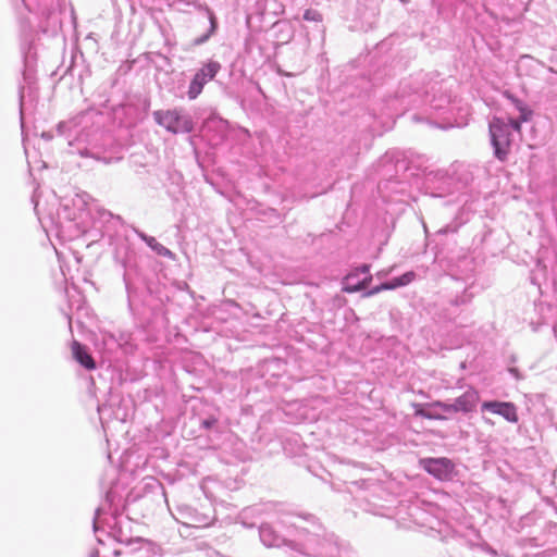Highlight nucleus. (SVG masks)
Returning a JSON list of instances; mask_svg holds the SVG:
<instances>
[{"instance_id":"35","label":"nucleus","mask_w":557,"mask_h":557,"mask_svg":"<svg viewBox=\"0 0 557 557\" xmlns=\"http://www.w3.org/2000/svg\"><path fill=\"white\" fill-rule=\"evenodd\" d=\"M484 550H485L486 553H488L490 555H492V556H496V555H497V552H496L493 547H491L490 545H487V544L485 545Z\"/></svg>"},{"instance_id":"14","label":"nucleus","mask_w":557,"mask_h":557,"mask_svg":"<svg viewBox=\"0 0 557 557\" xmlns=\"http://www.w3.org/2000/svg\"><path fill=\"white\" fill-rule=\"evenodd\" d=\"M471 299L472 295L469 294L467 289H463L460 295H456L446 300H442L438 305L441 307L438 312L440 317L445 320L456 321L460 313L471 302Z\"/></svg>"},{"instance_id":"7","label":"nucleus","mask_w":557,"mask_h":557,"mask_svg":"<svg viewBox=\"0 0 557 557\" xmlns=\"http://www.w3.org/2000/svg\"><path fill=\"white\" fill-rule=\"evenodd\" d=\"M85 214L83 209L76 210L67 203L62 205L55 218L50 216L55 235L62 240H73L85 234L88 230V225L83 220Z\"/></svg>"},{"instance_id":"18","label":"nucleus","mask_w":557,"mask_h":557,"mask_svg":"<svg viewBox=\"0 0 557 557\" xmlns=\"http://www.w3.org/2000/svg\"><path fill=\"white\" fill-rule=\"evenodd\" d=\"M73 356L75 360L87 370H94L96 362L87 348L81 343L74 341L72 345Z\"/></svg>"},{"instance_id":"8","label":"nucleus","mask_w":557,"mask_h":557,"mask_svg":"<svg viewBox=\"0 0 557 557\" xmlns=\"http://www.w3.org/2000/svg\"><path fill=\"white\" fill-rule=\"evenodd\" d=\"M154 122L171 134H188L194 129L189 114L183 109L156 110L152 112Z\"/></svg>"},{"instance_id":"33","label":"nucleus","mask_w":557,"mask_h":557,"mask_svg":"<svg viewBox=\"0 0 557 557\" xmlns=\"http://www.w3.org/2000/svg\"><path fill=\"white\" fill-rule=\"evenodd\" d=\"M216 423L218 419H215L214 417H209L200 421V425L206 430L212 429Z\"/></svg>"},{"instance_id":"36","label":"nucleus","mask_w":557,"mask_h":557,"mask_svg":"<svg viewBox=\"0 0 557 557\" xmlns=\"http://www.w3.org/2000/svg\"><path fill=\"white\" fill-rule=\"evenodd\" d=\"M213 123L225 124V121H223V120H221V119H220V120L211 119V120H209V121L207 122V127H209V126H210L211 124H213Z\"/></svg>"},{"instance_id":"13","label":"nucleus","mask_w":557,"mask_h":557,"mask_svg":"<svg viewBox=\"0 0 557 557\" xmlns=\"http://www.w3.org/2000/svg\"><path fill=\"white\" fill-rule=\"evenodd\" d=\"M170 511L177 522L186 527H207L211 522L209 516L200 513L196 508L187 504H178L174 510L170 508Z\"/></svg>"},{"instance_id":"10","label":"nucleus","mask_w":557,"mask_h":557,"mask_svg":"<svg viewBox=\"0 0 557 557\" xmlns=\"http://www.w3.org/2000/svg\"><path fill=\"white\" fill-rule=\"evenodd\" d=\"M221 64L214 60H208L194 74L187 90V98L195 100L203 90V87L221 71Z\"/></svg>"},{"instance_id":"25","label":"nucleus","mask_w":557,"mask_h":557,"mask_svg":"<svg viewBox=\"0 0 557 557\" xmlns=\"http://www.w3.org/2000/svg\"><path fill=\"white\" fill-rule=\"evenodd\" d=\"M525 121L521 119V114L518 119H511L509 117L507 121H505V126H507V132H509L513 137L517 135H520L521 133V124Z\"/></svg>"},{"instance_id":"38","label":"nucleus","mask_w":557,"mask_h":557,"mask_svg":"<svg viewBox=\"0 0 557 557\" xmlns=\"http://www.w3.org/2000/svg\"><path fill=\"white\" fill-rule=\"evenodd\" d=\"M435 125L437 127H441V128H448V127L453 126V124L450 122H448L447 124H438V123H436Z\"/></svg>"},{"instance_id":"24","label":"nucleus","mask_w":557,"mask_h":557,"mask_svg":"<svg viewBox=\"0 0 557 557\" xmlns=\"http://www.w3.org/2000/svg\"><path fill=\"white\" fill-rule=\"evenodd\" d=\"M106 505L99 507L96 512H95V518H94V531L97 533L101 528H103L104 525H108L109 528H112L109 519L106 517L103 518L102 516L104 515V510H106Z\"/></svg>"},{"instance_id":"42","label":"nucleus","mask_w":557,"mask_h":557,"mask_svg":"<svg viewBox=\"0 0 557 557\" xmlns=\"http://www.w3.org/2000/svg\"><path fill=\"white\" fill-rule=\"evenodd\" d=\"M23 2H25V3H26V0H23Z\"/></svg>"},{"instance_id":"19","label":"nucleus","mask_w":557,"mask_h":557,"mask_svg":"<svg viewBox=\"0 0 557 557\" xmlns=\"http://www.w3.org/2000/svg\"><path fill=\"white\" fill-rule=\"evenodd\" d=\"M112 406L113 404H102L98 406V413L102 426H104V424L113 418L121 422H124L127 418L126 411L122 412L120 408L116 411H114L112 409Z\"/></svg>"},{"instance_id":"21","label":"nucleus","mask_w":557,"mask_h":557,"mask_svg":"<svg viewBox=\"0 0 557 557\" xmlns=\"http://www.w3.org/2000/svg\"><path fill=\"white\" fill-rule=\"evenodd\" d=\"M206 12H207L208 18H209V28L205 34L196 37L193 40V46H195V47L206 44L218 30V20H216L214 12L211 9H209L208 7H206Z\"/></svg>"},{"instance_id":"6","label":"nucleus","mask_w":557,"mask_h":557,"mask_svg":"<svg viewBox=\"0 0 557 557\" xmlns=\"http://www.w3.org/2000/svg\"><path fill=\"white\" fill-rule=\"evenodd\" d=\"M407 170V163L403 153L396 150L387 151L377 162V173L383 178L379 183V191L384 198H391L385 193H399L406 194L407 183L396 180L400 171Z\"/></svg>"},{"instance_id":"37","label":"nucleus","mask_w":557,"mask_h":557,"mask_svg":"<svg viewBox=\"0 0 557 557\" xmlns=\"http://www.w3.org/2000/svg\"><path fill=\"white\" fill-rule=\"evenodd\" d=\"M41 137H42L44 139H46V140H50V139H52V137H53V136H52V134H51L50 132H44V133L41 134Z\"/></svg>"},{"instance_id":"29","label":"nucleus","mask_w":557,"mask_h":557,"mask_svg":"<svg viewBox=\"0 0 557 557\" xmlns=\"http://www.w3.org/2000/svg\"><path fill=\"white\" fill-rule=\"evenodd\" d=\"M302 17L305 21L308 22H322V14L314 9H307Z\"/></svg>"},{"instance_id":"22","label":"nucleus","mask_w":557,"mask_h":557,"mask_svg":"<svg viewBox=\"0 0 557 557\" xmlns=\"http://www.w3.org/2000/svg\"><path fill=\"white\" fill-rule=\"evenodd\" d=\"M138 237L147 244L158 256L168 257L172 259L174 253L162 244H160L154 237L145 234L144 232L136 231Z\"/></svg>"},{"instance_id":"41","label":"nucleus","mask_w":557,"mask_h":557,"mask_svg":"<svg viewBox=\"0 0 557 557\" xmlns=\"http://www.w3.org/2000/svg\"><path fill=\"white\" fill-rule=\"evenodd\" d=\"M413 119H414L416 121H420V117H419L418 115H413Z\"/></svg>"},{"instance_id":"30","label":"nucleus","mask_w":557,"mask_h":557,"mask_svg":"<svg viewBox=\"0 0 557 557\" xmlns=\"http://www.w3.org/2000/svg\"><path fill=\"white\" fill-rule=\"evenodd\" d=\"M358 273L359 276H361L368 284L372 281V276L370 274V265L369 264H362L356 269H354Z\"/></svg>"},{"instance_id":"12","label":"nucleus","mask_w":557,"mask_h":557,"mask_svg":"<svg viewBox=\"0 0 557 557\" xmlns=\"http://www.w3.org/2000/svg\"><path fill=\"white\" fill-rule=\"evenodd\" d=\"M480 400L478 391L469 387L462 395L457 397L453 403L436 401L435 406L441 408L446 413H470L475 410Z\"/></svg>"},{"instance_id":"20","label":"nucleus","mask_w":557,"mask_h":557,"mask_svg":"<svg viewBox=\"0 0 557 557\" xmlns=\"http://www.w3.org/2000/svg\"><path fill=\"white\" fill-rule=\"evenodd\" d=\"M343 285V290L355 293L367 288L369 284L352 270L344 277Z\"/></svg>"},{"instance_id":"5","label":"nucleus","mask_w":557,"mask_h":557,"mask_svg":"<svg viewBox=\"0 0 557 557\" xmlns=\"http://www.w3.org/2000/svg\"><path fill=\"white\" fill-rule=\"evenodd\" d=\"M299 515L292 510L280 508L273 522H264L259 528L261 542L268 547L288 546L294 549L293 540L296 537L301 520Z\"/></svg>"},{"instance_id":"9","label":"nucleus","mask_w":557,"mask_h":557,"mask_svg":"<svg viewBox=\"0 0 557 557\" xmlns=\"http://www.w3.org/2000/svg\"><path fill=\"white\" fill-rule=\"evenodd\" d=\"M507 129L505 120L502 117H493L488 124L493 154L500 162L508 160L515 141V137Z\"/></svg>"},{"instance_id":"31","label":"nucleus","mask_w":557,"mask_h":557,"mask_svg":"<svg viewBox=\"0 0 557 557\" xmlns=\"http://www.w3.org/2000/svg\"><path fill=\"white\" fill-rule=\"evenodd\" d=\"M416 276L417 274L413 271H408L398 276L399 284H401V286L409 285L411 282L414 281Z\"/></svg>"},{"instance_id":"28","label":"nucleus","mask_w":557,"mask_h":557,"mask_svg":"<svg viewBox=\"0 0 557 557\" xmlns=\"http://www.w3.org/2000/svg\"><path fill=\"white\" fill-rule=\"evenodd\" d=\"M106 505H108L109 509L111 510V517L110 520H115L114 513L116 512V507L113 508L115 505V492L113 488H110L106 494Z\"/></svg>"},{"instance_id":"17","label":"nucleus","mask_w":557,"mask_h":557,"mask_svg":"<svg viewBox=\"0 0 557 557\" xmlns=\"http://www.w3.org/2000/svg\"><path fill=\"white\" fill-rule=\"evenodd\" d=\"M468 221L469 214L466 212L465 207H462L450 223L436 231L435 236L440 238L445 235H455Z\"/></svg>"},{"instance_id":"32","label":"nucleus","mask_w":557,"mask_h":557,"mask_svg":"<svg viewBox=\"0 0 557 557\" xmlns=\"http://www.w3.org/2000/svg\"><path fill=\"white\" fill-rule=\"evenodd\" d=\"M354 485H357L361 490H369L370 487L377 486L376 481L369 480V479H362L360 481L352 482Z\"/></svg>"},{"instance_id":"15","label":"nucleus","mask_w":557,"mask_h":557,"mask_svg":"<svg viewBox=\"0 0 557 557\" xmlns=\"http://www.w3.org/2000/svg\"><path fill=\"white\" fill-rule=\"evenodd\" d=\"M422 468L441 481L450 480L454 472V463L447 458H424L420 461Z\"/></svg>"},{"instance_id":"39","label":"nucleus","mask_w":557,"mask_h":557,"mask_svg":"<svg viewBox=\"0 0 557 557\" xmlns=\"http://www.w3.org/2000/svg\"><path fill=\"white\" fill-rule=\"evenodd\" d=\"M437 175H438L442 180H445V181L449 180V178L446 176V174H445V173H443V172H438V173H436V176H437Z\"/></svg>"},{"instance_id":"4","label":"nucleus","mask_w":557,"mask_h":557,"mask_svg":"<svg viewBox=\"0 0 557 557\" xmlns=\"http://www.w3.org/2000/svg\"><path fill=\"white\" fill-rule=\"evenodd\" d=\"M416 87L409 83H401L396 100L401 110L429 106L432 111L442 115L449 110L450 97L445 92L442 83L416 79Z\"/></svg>"},{"instance_id":"23","label":"nucleus","mask_w":557,"mask_h":557,"mask_svg":"<svg viewBox=\"0 0 557 557\" xmlns=\"http://www.w3.org/2000/svg\"><path fill=\"white\" fill-rule=\"evenodd\" d=\"M507 98L511 101L515 108L521 114V119L524 121H529L532 116V110L522 101L521 99L515 97L511 94H507Z\"/></svg>"},{"instance_id":"1","label":"nucleus","mask_w":557,"mask_h":557,"mask_svg":"<svg viewBox=\"0 0 557 557\" xmlns=\"http://www.w3.org/2000/svg\"><path fill=\"white\" fill-rule=\"evenodd\" d=\"M299 518L301 523L296 525L298 532L292 541L294 550L308 557H358L347 542L326 531L315 516L305 513Z\"/></svg>"},{"instance_id":"11","label":"nucleus","mask_w":557,"mask_h":557,"mask_svg":"<svg viewBox=\"0 0 557 557\" xmlns=\"http://www.w3.org/2000/svg\"><path fill=\"white\" fill-rule=\"evenodd\" d=\"M23 85L18 87V98H20V107H21V123L23 124V106L25 99L26 90L28 92L33 89V84L35 83V73H36V52L33 47L29 45L27 48L23 47Z\"/></svg>"},{"instance_id":"26","label":"nucleus","mask_w":557,"mask_h":557,"mask_svg":"<svg viewBox=\"0 0 557 557\" xmlns=\"http://www.w3.org/2000/svg\"><path fill=\"white\" fill-rule=\"evenodd\" d=\"M401 287V284H399L398 276L393 277L388 282L382 283L380 286L374 287L372 290L368 293V295H374L381 290H389Z\"/></svg>"},{"instance_id":"40","label":"nucleus","mask_w":557,"mask_h":557,"mask_svg":"<svg viewBox=\"0 0 557 557\" xmlns=\"http://www.w3.org/2000/svg\"><path fill=\"white\" fill-rule=\"evenodd\" d=\"M484 421H485L486 423H491V424H493V423H492V421H491L490 419L484 418Z\"/></svg>"},{"instance_id":"3","label":"nucleus","mask_w":557,"mask_h":557,"mask_svg":"<svg viewBox=\"0 0 557 557\" xmlns=\"http://www.w3.org/2000/svg\"><path fill=\"white\" fill-rule=\"evenodd\" d=\"M89 121L90 114L82 112L69 121L60 122L57 132L59 135L66 137L71 153L90 158L104 164L117 162L121 158L108 156L107 151L96 143L97 134H94L90 138V133L86 131Z\"/></svg>"},{"instance_id":"34","label":"nucleus","mask_w":557,"mask_h":557,"mask_svg":"<svg viewBox=\"0 0 557 557\" xmlns=\"http://www.w3.org/2000/svg\"><path fill=\"white\" fill-rule=\"evenodd\" d=\"M418 414L423 417V418H426V419H443L442 417H435V416H433L430 412L424 411V410L418 411Z\"/></svg>"},{"instance_id":"16","label":"nucleus","mask_w":557,"mask_h":557,"mask_svg":"<svg viewBox=\"0 0 557 557\" xmlns=\"http://www.w3.org/2000/svg\"><path fill=\"white\" fill-rule=\"evenodd\" d=\"M482 411H488L494 414L502 416L506 421L510 423H517L519 421L517 407L510 401H498L488 400L481 405Z\"/></svg>"},{"instance_id":"2","label":"nucleus","mask_w":557,"mask_h":557,"mask_svg":"<svg viewBox=\"0 0 557 557\" xmlns=\"http://www.w3.org/2000/svg\"><path fill=\"white\" fill-rule=\"evenodd\" d=\"M114 259L123 269V282L129 310L134 312L138 302L151 309L156 308L157 305L149 299L158 292V284L153 281L154 274L139 267L136 256L127 250L124 251V255L117 250Z\"/></svg>"},{"instance_id":"27","label":"nucleus","mask_w":557,"mask_h":557,"mask_svg":"<svg viewBox=\"0 0 557 557\" xmlns=\"http://www.w3.org/2000/svg\"><path fill=\"white\" fill-rule=\"evenodd\" d=\"M99 219L101 221L112 223L114 225L120 224L122 222L121 218L119 215L112 214L110 211L101 209L98 211Z\"/></svg>"}]
</instances>
